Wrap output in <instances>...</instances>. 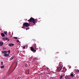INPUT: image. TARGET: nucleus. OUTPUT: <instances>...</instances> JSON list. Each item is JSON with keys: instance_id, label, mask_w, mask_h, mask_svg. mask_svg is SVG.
<instances>
[{"instance_id": "obj_1", "label": "nucleus", "mask_w": 79, "mask_h": 79, "mask_svg": "<svg viewBox=\"0 0 79 79\" xmlns=\"http://www.w3.org/2000/svg\"><path fill=\"white\" fill-rule=\"evenodd\" d=\"M28 21L30 23L32 22L33 24H35V20L33 18L31 17L29 20H28Z\"/></svg>"}, {"instance_id": "obj_2", "label": "nucleus", "mask_w": 79, "mask_h": 79, "mask_svg": "<svg viewBox=\"0 0 79 79\" xmlns=\"http://www.w3.org/2000/svg\"><path fill=\"white\" fill-rule=\"evenodd\" d=\"M23 26H24L25 27H29L30 25L28 24L27 23H25L23 24Z\"/></svg>"}, {"instance_id": "obj_3", "label": "nucleus", "mask_w": 79, "mask_h": 79, "mask_svg": "<svg viewBox=\"0 0 79 79\" xmlns=\"http://www.w3.org/2000/svg\"><path fill=\"white\" fill-rule=\"evenodd\" d=\"M63 68V66H60V67H59V68H58L57 69V71L59 72H60V71H61V70L62 68Z\"/></svg>"}, {"instance_id": "obj_4", "label": "nucleus", "mask_w": 79, "mask_h": 79, "mask_svg": "<svg viewBox=\"0 0 79 79\" xmlns=\"http://www.w3.org/2000/svg\"><path fill=\"white\" fill-rule=\"evenodd\" d=\"M31 50L32 52H36V50H35L34 49V48L32 47H31Z\"/></svg>"}, {"instance_id": "obj_5", "label": "nucleus", "mask_w": 79, "mask_h": 79, "mask_svg": "<svg viewBox=\"0 0 79 79\" xmlns=\"http://www.w3.org/2000/svg\"><path fill=\"white\" fill-rule=\"evenodd\" d=\"M4 56H9V54L8 53H4Z\"/></svg>"}, {"instance_id": "obj_6", "label": "nucleus", "mask_w": 79, "mask_h": 79, "mask_svg": "<svg viewBox=\"0 0 79 79\" xmlns=\"http://www.w3.org/2000/svg\"><path fill=\"white\" fill-rule=\"evenodd\" d=\"M3 45V42H2L1 41L0 42V47H2V46Z\"/></svg>"}, {"instance_id": "obj_7", "label": "nucleus", "mask_w": 79, "mask_h": 79, "mask_svg": "<svg viewBox=\"0 0 79 79\" xmlns=\"http://www.w3.org/2000/svg\"><path fill=\"white\" fill-rule=\"evenodd\" d=\"M8 45L10 47H12V46H13L14 45V44H8Z\"/></svg>"}, {"instance_id": "obj_8", "label": "nucleus", "mask_w": 79, "mask_h": 79, "mask_svg": "<svg viewBox=\"0 0 79 79\" xmlns=\"http://www.w3.org/2000/svg\"><path fill=\"white\" fill-rule=\"evenodd\" d=\"M1 35L2 36V37H5V34L3 33H2L1 34Z\"/></svg>"}, {"instance_id": "obj_9", "label": "nucleus", "mask_w": 79, "mask_h": 79, "mask_svg": "<svg viewBox=\"0 0 79 79\" xmlns=\"http://www.w3.org/2000/svg\"><path fill=\"white\" fill-rule=\"evenodd\" d=\"M2 53H7V51H2Z\"/></svg>"}, {"instance_id": "obj_10", "label": "nucleus", "mask_w": 79, "mask_h": 79, "mask_svg": "<svg viewBox=\"0 0 79 79\" xmlns=\"http://www.w3.org/2000/svg\"><path fill=\"white\" fill-rule=\"evenodd\" d=\"M5 68V66H2L1 67V68L3 69V68Z\"/></svg>"}, {"instance_id": "obj_11", "label": "nucleus", "mask_w": 79, "mask_h": 79, "mask_svg": "<svg viewBox=\"0 0 79 79\" xmlns=\"http://www.w3.org/2000/svg\"><path fill=\"white\" fill-rule=\"evenodd\" d=\"M4 33L5 34H6V35H7V32L6 31L4 32Z\"/></svg>"}, {"instance_id": "obj_12", "label": "nucleus", "mask_w": 79, "mask_h": 79, "mask_svg": "<svg viewBox=\"0 0 79 79\" xmlns=\"http://www.w3.org/2000/svg\"><path fill=\"white\" fill-rule=\"evenodd\" d=\"M72 77H73L74 76V75H73V74L71 73V74L70 75Z\"/></svg>"}, {"instance_id": "obj_13", "label": "nucleus", "mask_w": 79, "mask_h": 79, "mask_svg": "<svg viewBox=\"0 0 79 79\" xmlns=\"http://www.w3.org/2000/svg\"><path fill=\"white\" fill-rule=\"evenodd\" d=\"M34 47H35V48H36L37 47V46H36V44H34Z\"/></svg>"}, {"instance_id": "obj_14", "label": "nucleus", "mask_w": 79, "mask_h": 79, "mask_svg": "<svg viewBox=\"0 0 79 79\" xmlns=\"http://www.w3.org/2000/svg\"><path fill=\"white\" fill-rule=\"evenodd\" d=\"M68 78V76H66L65 77V79H67Z\"/></svg>"}, {"instance_id": "obj_15", "label": "nucleus", "mask_w": 79, "mask_h": 79, "mask_svg": "<svg viewBox=\"0 0 79 79\" xmlns=\"http://www.w3.org/2000/svg\"><path fill=\"white\" fill-rule=\"evenodd\" d=\"M1 65H3V62H1Z\"/></svg>"}, {"instance_id": "obj_16", "label": "nucleus", "mask_w": 79, "mask_h": 79, "mask_svg": "<svg viewBox=\"0 0 79 79\" xmlns=\"http://www.w3.org/2000/svg\"><path fill=\"white\" fill-rule=\"evenodd\" d=\"M69 69H71V66H69Z\"/></svg>"}, {"instance_id": "obj_17", "label": "nucleus", "mask_w": 79, "mask_h": 79, "mask_svg": "<svg viewBox=\"0 0 79 79\" xmlns=\"http://www.w3.org/2000/svg\"><path fill=\"white\" fill-rule=\"evenodd\" d=\"M14 38L15 39H18V38H17V37H14Z\"/></svg>"}, {"instance_id": "obj_18", "label": "nucleus", "mask_w": 79, "mask_h": 79, "mask_svg": "<svg viewBox=\"0 0 79 79\" xmlns=\"http://www.w3.org/2000/svg\"><path fill=\"white\" fill-rule=\"evenodd\" d=\"M2 40H5V38H2Z\"/></svg>"}, {"instance_id": "obj_19", "label": "nucleus", "mask_w": 79, "mask_h": 79, "mask_svg": "<svg viewBox=\"0 0 79 79\" xmlns=\"http://www.w3.org/2000/svg\"><path fill=\"white\" fill-rule=\"evenodd\" d=\"M13 58L11 57V58L10 59V60H13Z\"/></svg>"}, {"instance_id": "obj_20", "label": "nucleus", "mask_w": 79, "mask_h": 79, "mask_svg": "<svg viewBox=\"0 0 79 79\" xmlns=\"http://www.w3.org/2000/svg\"><path fill=\"white\" fill-rule=\"evenodd\" d=\"M8 53H9V54H10V50H9L8 51Z\"/></svg>"}, {"instance_id": "obj_21", "label": "nucleus", "mask_w": 79, "mask_h": 79, "mask_svg": "<svg viewBox=\"0 0 79 79\" xmlns=\"http://www.w3.org/2000/svg\"><path fill=\"white\" fill-rule=\"evenodd\" d=\"M26 48V47H25L24 46L23 47V49H25Z\"/></svg>"}, {"instance_id": "obj_22", "label": "nucleus", "mask_w": 79, "mask_h": 79, "mask_svg": "<svg viewBox=\"0 0 79 79\" xmlns=\"http://www.w3.org/2000/svg\"><path fill=\"white\" fill-rule=\"evenodd\" d=\"M25 66L27 67V64H25Z\"/></svg>"}, {"instance_id": "obj_23", "label": "nucleus", "mask_w": 79, "mask_h": 79, "mask_svg": "<svg viewBox=\"0 0 79 79\" xmlns=\"http://www.w3.org/2000/svg\"><path fill=\"white\" fill-rule=\"evenodd\" d=\"M62 77H63V76H61L60 77V79H62Z\"/></svg>"}, {"instance_id": "obj_24", "label": "nucleus", "mask_w": 79, "mask_h": 79, "mask_svg": "<svg viewBox=\"0 0 79 79\" xmlns=\"http://www.w3.org/2000/svg\"><path fill=\"white\" fill-rule=\"evenodd\" d=\"M3 48L4 50H5V49H6V48H5V47H3Z\"/></svg>"}, {"instance_id": "obj_25", "label": "nucleus", "mask_w": 79, "mask_h": 79, "mask_svg": "<svg viewBox=\"0 0 79 79\" xmlns=\"http://www.w3.org/2000/svg\"><path fill=\"white\" fill-rule=\"evenodd\" d=\"M77 72L79 73V70H78V69L77 70Z\"/></svg>"}, {"instance_id": "obj_26", "label": "nucleus", "mask_w": 79, "mask_h": 79, "mask_svg": "<svg viewBox=\"0 0 79 79\" xmlns=\"http://www.w3.org/2000/svg\"><path fill=\"white\" fill-rule=\"evenodd\" d=\"M5 40H8V38H6Z\"/></svg>"}, {"instance_id": "obj_27", "label": "nucleus", "mask_w": 79, "mask_h": 79, "mask_svg": "<svg viewBox=\"0 0 79 79\" xmlns=\"http://www.w3.org/2000/svg\"><path fill=\"white\" fill-rule=\"evenodd\" d=\"M16 42H19V40H17Z\"/></svg>"}, {"instance_id": "obj_28", "label": "nucleus", "mask_w": 79, "mask_h": 79, "mask_svg": "<svg viewBox=\"0 0 79 79\" xmlns=\"http://www.w3.org/2000/svg\"><path fill=\"white\" fill-rule=\"evenodd\" d=\"M17 64H18V62H17V64H16V67L17 66Z\"/></svg>"}, {"instance_id": "obj_29", "label": "nucleus", "mask_w": 79, "mask_h": 79, "mask_svg": "<svg viewBox=\"0 0 79 79\" xmlns=\"http://www.w3.org/2000/svg\"><path fill=\"white\" fill-rule=\"evenodd\" d=\"M27 29H29V27L27 28Z\"/></svg>"}, {"instance_id": "obj_30", "label": "nucleus", "mask_w": 79, "mask_h": 79, "mask_svg": "<svg viewBox=\"0 0 79 79\" xmlns=\"http://www.w3.org/2000/svg\"><path fill=\"white\" fill-rule=\"evenodd\" d=\"M37 21V20L36 19L35 20V21Z\"/></svg>"}, {"instance_id": "obj_31", "label": "nucleus", "mask_w": 79, "mask_h": 79, "mask_svg": "<svg viewBox=\"0 0 79 79\" xmlns=\"http://www.w3.org/2000/svg\"><path fill=\"white\" fill-rule=\"evenodd\" d=\"M9 40H10L8 39V40H7V41H9Z\"/></svg>"}, {"instance_id": "obj_32", "label": "nucleus", "mask_w": 79, "mask_h": 79, "mask_svg": "<svg viewBox=\"0 0 79 79\" xmlns=\"http://www.w3.org/2000/svg\"><path fill=\"white\" fill-rule=\"evenodd\" d=\"M59 52H57L56 53H58Z\"/></svg>"}, {"instance_id": "obj_33", "label": "nucleus", "mask_w": 79, "mask_h": 79, "mask_svg": "<svg viewBox=\"0 0 79 79\" xmlns=\"http://www.w3.org/2000/svg\"><path fill=\"white\" fill-rule=\"evenodd\" d=\"M22 28H24V27H22Z\"/></svg>"}, {"instance_id": "obj_34", "label": "nucleus", "mask_w": 79, "mask_h": 79, "mask_svg": "<svg viewBox=\"0 0 79 79\" xmlns=\"http://www.w3.org/2000/svg\"><path fill=\"white\" fill-rule=\"evenodd\" d=\"M29 74V72L28 73V74Z\"/></svg>"}, {"instance_id": "obj_35", "label": "nucleus", "mask_w": 79, "mask_h": 79, "mask_svg": "<svg viewBox=\"0 0 79 79\" xmlns=\"http://www.w3.org/2000/svg\"><path fill=\"white\" fill-rule=\"evenodd\" d=\"M26 30H27V28H26Z\"/></svg>"}, {"instance_id": "obj_36", "label": "nucleus", "mask_w": 79, "mask_h": 79, "mask_svg": "<svg viewBox=\"0 0 79 79\" xmlns=\"http://www.w3.org/2000/svg\"><path fill=\"white\" fill-rule=\"evenodd\" d=\"M12 34H13V33H12Z\"/></svg>"}, {"instance_id": "obj_37", "label": "nucleus", "mask_w": 79, "mask_h": 79, "mask_svg": "<svg viewBox=\"0 0 79 79\" xmlns=\"http://www.w3.org/2000/svg\"><path fill=\"white\" fill-rule=\"evenodd\" d=\"M16 68V67H15V69Z\"/></svg>"}]
</instances>
